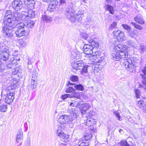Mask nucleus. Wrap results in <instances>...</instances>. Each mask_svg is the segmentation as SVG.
Masks as SVG:
<instances>
[{"instance_id": "f257e3e1", "label": "nucleus", "mask_w": 146, "mask_h": 146, "mask_svg": "<svg viewBox=\"0 0 146 146\" xmlns=\"http://www.w3.org/2000/svg\"><path fill=\"white\" fill-rule=\"evenodd\" d=\"M16 12L20 13V12H15L12 14L11 10H7L3 19L4 26L3 27V33L7 37L9 38L13 36L12 29L15 26V25H13V23H15L16 21L14 19L13 17L14 14Z\"/></svg>"}, {"instance_id": "f03ea898", "label": "nucleus", "mask_w": 146, "mask_h": 146, "mask_svg": "<svg viewBox=\"0 0 146 146\" xmlns=\"http://www.w3.org/2000/svg\"><path fill=\"white\" fill-rule=\"evenodd\" d=\"M35 17L34 12L32 10H29L28 12L22 11L21 13H15L14 15V19H17L20 22L23 23L24 25V27L31 28L34 27V22L30 19Z\"/></svg>"}, {"instance_id": "7ed1b4c3", "label": "nucleus", "mask_w": 146, "mask_h": 146, "mask_svg": "<svg viewBox=\"0 0 146 146\" xmlns=\"http://www.w3.org/2000/svg\"><path fill=\"white\" fill-rule=\"evenodd\" d=\"M75 11L72 7L68 8L66 11V17L72 22L80 21L82 20L84 16V11L80 10L78 11L77 14L75 15Z\"/></svg>"}, {"instance_id": "20e7f679", "label": "nucleus", "mask_w": 146, "mask_h": 146, "mask_svg": "<svg viewBox=\"0 0 146 146\" xmlns=\"http://www.w3.org/2000/svg\"><path fill=\"white\" fill-rule=\"evenodd\" d=\"M141 60L136 58L130 57L124 60L123 65L131 72H135L137 67L141 65Z\"/></svg>"}, {"instance_id": "39448f33", "label": "nucleus", "mask_w": 146, "mask_h": 146, "mask_svg": "<svg viewBox=\"0 0 146 146\" xmlns=\"http://www.w3.org/2000/svg\"><path fill=\"white\" fill-rule=\"evenodd\" d=\"M70 115L64 114L60 115L58 119V122L61 124H68L70 121L76 122L75 113L77 111L74 109H69L68 111Z\"/></svg>"}, {"instance_id": "423d86ee", "label": "nucleus", "mask_w": 146, "mask_h": 146, "mask_svg": "<svg viewBox=\"0 0 146 146\" xmlns=\"http://www.w3.org/2000/svg\"><path fill=\"white\" fill-rule=\"evenodd\" d=\"M18 87V85L17 83L11 84V86L8 87L6 91L8 92L9 91V92H11V90H13L14 89H16ZM15 93L12 92L8 93L7 94L6 98H5V102L8 104H10L11 103L14 99Z\"/></svg>"}, {"instance_id": "0eeeda50", "label": "nucleus", "mask_w": 146, "mask_h": 146, "mask_svg": "<svg viewBox=\"0 0 146 146\" xmlns=\"http://www.w3.org/2000/svg\"><path fill=\"white\" fill-rule=\"evenodd\" d=\"M16 20L15 23L13 25H15V27H17L15 30V33L16 36L18 37H21L25 35L26 32L25 31L24 25L23 23H21L19 20Z\"/></svg>"}, {"instance_id": "6e6552de", "label": "nucleus", "mask_w": 146, "mask_h": 146, "mask_svg": "<svg viewBox=\"0 0 146 146\" xmlns=\"http://www.w3.org/2000/svg\"><path fill=\"white\" fill-rule=\"evenodd\" d=\"M112 34L114 38H113V40L112 42L114 45L117 44V41L121 42L126 40L123 33L120 30L113 31Z\"/></svg>"}, {"instance_id": "1a4fd4ad", "label": "nucleus", "mask_w": 146, "mask_h": 146, "mask_svg": "<svg viewBox=\"0 0 146 146\" xmlns=\"http://www.w3.org/2000/svg\"><path fill=\"white\" fill-rule=\"evenodd\" d=\"M111 56L113 60L118 61L120 59L126 58L128 56L123 52L120 53L114 50L111 54Z\"/></svg>"}, {"instance_id": "9d476101", "label": "nucleus", "mask_w": 146, "mask_h": 146, "mask_svg": "<svg viewBox=\"0 0 146 146\" xmlns=\"http://www.w3.org/2000/svg\"><path fill=\"white\" fill-rule=\"evenodd\" d=\"M92 106V103H89L85 102L82 104L79 107V109L80 110L82 115L83 117H84V115L86 111L91 108Z\"/></svg>"}, {"instance_id": "9b49d317", "label": "nucleus", "mask_w": 146, "mask_h": 146, "mask_svg": "<svg viewBox=\"0 0 146 146\" xmlns=\"http://www.w3.org/2000/svg\"><path fill=\"white\" fill-rule=\"evenodd\" d=\"M114 49L115 50L117 51V52L125 53V55H127L128 56V52L127 49L128 47L127 46L122 44H119L117 45H114Z\"/></svg>"}, {"instance_id": "f8f14e48", "label": "nucleus", "mask_w": 146, "mask_h": 146, "mask_svg": "<svg viewBox=\"0 0 146 146\" xmlns=\"http://www.w3.org/2000/svg\"><path fill=\"white\" fill-rule=\"evenodd\" d=\"M12 6L16 11H19L22 8V2L20 0H14L12 2Z\"/></svg>"}, {"instance_id": "ddd939ff", "label": "nucleus", "mask_w": 146, "mask_h": 146, "mask_svg": "<svg viewBox=\"0 0 146 146\" xmlns=\"http://www.w3.org/2000/svg\"><path fill=\"white\" fill-rule=\"evenodd\" d=\"M9 58L8 51L7 48L5 47L0 52V59L6 61Z\"/></svg>"}, {"instance_id": "4468645a", "label": "nucleus", "mask_w": 146, "mask_h": 146, "mask_svg": "<svg viewBox=\"0 0 146 146\" xmlns=\"http://www.w3.org/2000/svg\"><path fill=\"white\" fill-rule=\"evenodd\" d=\"M94 47L90 45L85 44L83 47V52L86 54L89 55L93 53Z\"/></svg>"}, {"instance_id": "2eb2a0df", "label": "nucleus", "mask_w": 146, "mask_h": 146, "mask_svg": "<svg viewBox=\"0 0 146 146\" xmlns=\"http://www.w3.org/2000/svg\"><path fill=\"white\" fill-rule=\"evenodd\" d=\"M100 65L98 66L96 65L94 66V65L92 66L91 67L86 65L84 66H83L80 72V73L82 75H84L86 74L88 72V68H92L93 69H94V70H96L95 68H99Z\"/></svg>"}, {"instance_id": "dca6fc26", "label": "nucleus", "mask_w": 146, "mask_h": 146, "mask_svg": "<svg viewBox=\"0 0 146 146\" xmlns=\"http://www.w3.org/2000/svg\"><path fill=\"white\" fill-rule=\"evenodd\" d=\"M84 65V64L82 63L81 61H80L72 62L71 64V66L73 68L76 70L82 69V67Z\"/></svg>"}, {"instance_id": "f3484780", "label": "nucleus", "mask_w": 146, "mask_h": 146, "mask_svg": "<svg viewBox=\"0 0 146 146\" xmlns=\"http://www.w3.org/2000/svg\"><path fill=\"white\" fill-rule=\"evenodd\" d=\"M95 38L94 36L92 35L88 39V41L89 43H90L92 46L98 48L99 47V44L96 41L94 40Z\"/></svg>"}, {"instance_id": "a211bd4d", "label": "nucleus", "mask_w": 146, "mask_h": 146, "mask_svg": "<svg viewBox=\"0 0 146 146\" xmlns=\"http://www.w3.org/2000/svg\"><path fill=\"white\" fill-rule=\"evenodd\" d=\"M81 57L80 53L76 50H72L71 52V57L74 59L79 60Z\"/></svg>"}, {"instance_id": "6ab92c4d", "label": "nucleus", "mask_w": 146, "mask_h": 146, "mask_svg": "<svg viewBox=\"0 0 146 146\" xmlns=\"http://www.w3.org/2000/svg\"><path fill=\"white\" fill-rule=\"evenodd\" d=\"M128 33L129 36L132 38H135L138 35L137 31L135 29L133 31L130 30Z\"/></svg>"}, {"instance_id": "aec40b11", "label": "nucleus", "mask_w": 146, "mask_h": 146, "mask_svg": "<svg viewBox=\"0 0 146 146\" xmlns=\"http://www.w3.org/2000/svg\"><path fill=\"white\" fill-rule=\"evenodd\" d=\"M95 120L92 118H89L86 119L85 125L88 127L93 126L96 123Z\"/></svg>"}, {"instance_id": "412c9836", "label": "nucleus", "mask_w": 146, "mask_h": 146, "mask_svg": "<svg viewBox=\"0 0 146 146\" xmlns=\"http://www.w3.org/2000/svg\"><path fill=\"white\" fill-rule=\"evenodd\" d=\"M64 127V126L62 125H58L56 131V133L58 137H60L64 133V132L62 130Z\"/></svg>"}, {"instance_id": "4be33fe9", "label": "nucleus", "mask_w": 146, "mask_h": 146, "mask_svg": "<svg viewBox=\"0 0 146 146\" xmlns=\"http://www.w3.org/2000/svg\"><path fill=\"white\" fill-rule=\"evenodd\" d=\"M60 140L63 142L67 143L70 140L69 136L66 134L64 133L59 137Z\"/></svg>"}, {"instance_id": "5701e85b", "label": "nucleus", "mask_w": 146, "mask_h": 146, "mask_svg": "<svg viewBox=\"0 0 146 146\" xmlns=\"http://www.w3.org/2000/svg\"><path fill=\"white\" fill-rule=\"evenodd\" d=\"M143 87H139L137 89H134V92L137 98H139L141 95V92H142L143 90Z\"/></svg>"}, {"instance_id": "b1692460", "label": "nucleus", "mask_w": 146, "mask_h": 146, "mask_svg": "<svg viewBox=\"0 0 146 146\" xmlns=\"http://www.w3.org/2000/svg\"><path fill=\"white\" fill-rule=\"evenodd\" d=\"M134 19L137 23L141 25L144 24V21L141 16L138 15L134 17Z\"/></svg>"}, {"instance_id": "393cba45", "label": "nucleus", "mask_w": 146, "mask_h": 146, "mask_svg": "<svg viewBox=\"0 0 146 146\" xmlns=\"http://www.w3.org/2000/svg\"><path fill=\"white\" fill-rule=\"evenodd\" d=\"M137 48H136L140 52L143 53L146 50V46L143 44H141L139 46H137Z\"/></svg>"}, {"instance_id": "a878e982", "label": "nucleus", "mask_w": 146, "mask_h": 146, "mask_svg": "<svg viewBox=\"0 0 146 146\" xmlns=\"http://www.w3.org/2000/svg\"><path fill=\"white\" fill-rule=\"evenodd\" d=\"M106 10L108 11L112 15L114 14L115 11L112 6L109 5H106Z\"/></svg>"}, {"instance_id": "bb28decb", "label": "nucleus", "mask_w": 146, "mask_h": 146, "mask_svg": "<svg viewBox=\"0 0 146 146\" xmlns=\"http://www.w3.org/2000/svg\"><path fill=\"white\" fill-rule=\"evenodd\" d=\"M75 115H76V122H74L73 121H70V122L68 123H69V127L71 128L73 127L74 125L78 122V119L79 118L78 117V115L77 114V112L75 113Z\"/></svg>"}, {"instance_id": "cd10ccee", "label": "nucleus", "mask_w": 146, "mask_h": 146, "mask_svg": "<svg viewBox=\"0 0 146 146\" xmlns=\"http://www.w3.org/2000/svg\"><path fill=\"white\" fill-rule=\"evenodd\" d=\"M57 4L58 2L56 0H51L50 3L49 5V8L51 9H54L55 7Z\"/></svg>"}, {"instance_id": "c85d7f7f", "label": "nucleus", "mask_w": 146, "mask_h": 146, "mask_svg": "<svg viewBox=\"0 0 146 146\" xmlns=\"http://www.w3.org/2000/svg\"><path fill=\"white\" fill-rule=\"evenodd\" d=\"M42 18L43 21L49 23L51 22L52 21V19L51 17L46 15L42 16Z\"/></svg>"}, {"instance_id": "c756f323", "label": "nucleus", "mask_w": 146, "mask_h": 146, "mask_svg": "<svg viewBox=\"0 0 146 146\" xmlns=\"http://www.w3.org/2000/svg\"><path fill=\"white\" fill-rule=\"evenodd\" d=\"M131 24L133 25L134 27L136 29L141 30L143 29V27L137 24V23H134L133 22H131L130 23Z\"/></svg>"}, {"instance_id": "7c9ffc66", "label": "nucleus", "mask_w": 146, "mask_h": 146, "mask_svg": "<svg viewBox=\"0 0 146 146\" xmlns=\"http://www.w3.org/2000/svg\"><path fill=\"white\" fill-rule=\"evenodd\" d=\"M94 112L92 110L90 111L87 113H86L84 115L85 116L86 118H91L92 116L94 114Z\"/></svg>"}, {"instance_id": "2f4dec72", "label": "nucleus", "mask_w": 146, "mask_h": 146, "mask_svg": "<svg viewBox=\"0 0 146 146\" xmlns=\"http://www.w3.org/2000/svg\"><path fill=\"white\" fill-rule=\"evenodd\" d=\"M37 86V81H33L31 82V88L32 90H33L35 89Z\"/></svg>"}, {"instance_id": "473e14b6", "label": "nucleus", "mask_w": 146, "mask_h": 146, "mask_svg": "<svg viewBox=\"0 0 146 146\" xmlns=\"http://www.w3.org/2000/svg\"><path fill=\"white\" fill-rule=\"evenodd\" d=\"M7 106L5 104H3L0 106V111L2 112L6 111L7 109Z\"/></svg>"}, {"instance_id": "72a5a7b5", "label": "nucleus", "mask_w": 146, "mask_h": 146, "mask_svg": "<svg viewBox=\"0 0 146 146\" xmlns=\"http://www.w3.org/2000/svg\"><path fill=\"white\" fill-rule=\"evenodd\" d=\"M127 44L130 45L135 48H137V45L135 42H133L132 40H129L127 41Z\"/></svg>"}, {"instance_id": "f704fd0d", "label": "nucleus", "mask_w": 146, "mask_h": 146, "mask_svg": "<svg viewBox=\"0 0 146 146\" xmlns=\"http://www.w3.org/2000/svg\"><path fill=\"white\" fill-rule=\"evenodd\" d=\"M141 81L143 85V89L144 90V92H146V77H143L141 79Z\"/></svg>"}, {"instance_id": "c9c22d12", "label": "nucleus", "mask_w": 146, "mask_h": 146, "mask_svg": "<svg viewBox=\"0 0 146 146\" xmlns=\"http://www.w3.org/2000/svg\"><path fill=\"white\" fill-rule=\"evenodd\" d=\"M86 21L88 23L87 24L88 25V23H89V27H93L92 26V25L93 23V21H92V19L91 17H88L86 19Z\"/></svg>"}, {"instance_id": "e433bc0d", "label": "nucleus", "mask_w": 146, "mask_h": 146, "mask_svg": "<svg viewBox=\"0 0 146 146\" xmlns=\"http://www.w3.org/2000/svg\"><path fill=\"white\" fill-rule=\"evenodd\" d=\"M76 146H84L86 145V143L82 141L78 140L76 141Z\"/></svg>"}, {"instance_id": "4c0bfd02", "label": "nucleus", "mask_w": 146, "mask_h": 146, "mask_svg": "<svg viewBox=\"0 0 146 146\" xmlns=\"http://www.w3.org/2000/svg\"><path fill=\"white\" fill-rule=\"evenodd\" d=\"M74 87L76 90L80 91H82L84 89L83 86L81 84L76 85Z\"/></svg>"}, {"instance_id": "58836bf2", "label": "nucleus", "mask_w": 146, "mask_h": 146, "mask_svg": "<svg viewBox=\"0 0 146 146\" xmlns=\"http://www.w3.org/2000/svg\"><path fill=\"white\" fill-rule=\"evenodd\" d=\"M138 105L139 107L141 109H143L145 104L143 101L140 100L138 101Z\"/></svg>"}, {"instance_id": "ea45409f", "label": "nucleus", "mask_w": 146, "mask_h": 146, "mask_svg": "<svg viewBox=\"0 0 146 146\" xmlns=\"http://www.w3.org/2000/svg\"><path fill=\"white\" fill-rule=\"evenodd\" d=\"M101 54V52L99 51H94V50H93V53L92 54H91L93 56H96V57L98 58V56H99Z\"/></svg>"}, {"instance_id": "a19ab883", "label": "nucleus", "mask_w": 146, "mask_h": 146, "mask_svg": "<svg viewBox=\"0 0 146 146\" xmlns=\"http://www.w3.org/2000/svg\"><path fill=\"white\" fill-rule=\"evenodd\" d=\"M78 78L77 76L72 75L70 78V80L73 82H76L78 81Z\"/></svg>"}, {"instance_id": "79ce46f5", "label": "nucleus", "mask_w": 146, "mask_h": 146, "mask_svg": "<svg viewBox=\"0 0 146 146\" xmlns=\"http://www.w3.org/2000/svg\"><path fill=\"white\" fill-rule=\"evenodd\" d=\"M117 28V24L116 22H113L110 25L109 27V29L110 30H112L113 29H115Z\"/></svg>"}, {"instance_id": "37998d69", "label": "nucleus", "mask_w": 146, "mask_h": 146, "mask_svg": "<svg viewBox=\"0 0 146 146\" xmlns=\"http://www.w3.org/2000/svg\"><path fill=\"white\" fill-rule=\"evenodd\" d=\"M81 35L82 38H83L85 40H87L89 36V35L87 34L86 33L83 32L81 33Z\"/></svg>"}, {"instance_id": "c03bdc74", "label": "nucleus", "mask_w": 146, "mask_h": 146, "mask_svg": "<svg viewBox=\"0 0 146 146\" xmlns=\"http://www.w3.org/2000/svg\"><path fill=\"white\" fill-rule=\"evenodd\" d=\"M92 135L90 133L86 134L84 136L85 139L86 140H88L91 139Z\"/></svg>"}, {"instance_id": "a18cd8bd", "label": "nucleus", "mask_w": 146, "mask_h": 146, "mask_svg": "<svg viewBox=\"0 0 146 146\" xmlns=\"http://www.w3.org/2000/svg\"><path fill=\"white\" fill-rule=\"evenodd\" d=\"M113 114L115 116L116 118L119 120H120V115L117 111H115L113 112Z\"/></svg>"}, {"instance_id": "49530a36", "label": "nucleus", "mask_w": 146, "mask_h": 146, "mask_svg": "<svg viewBox=\"0 0 146 146\" xmlns=\"http://www.w3.org/2000/svg\"><path fill=\"white\" fill-rule=\"evenodd\" d=\"M74 102L75 107L76 108L80 107L82 104L81 102L80 101H76Z\"/></svg>"}, {"instance_id": "de8ad7c7", "label": "nucleus", "mask_w": 146, "mask_h": 146, "mask_svg": "<svg viewBox=\"0 0 146 146\" xmlns=\"http://www.w3.org/2000/svg\"><path fill=\"white\" fill-rule=\"evenodd\" d=\"M121 26L125 30H127L128 32L130 30L131 27L127 25L122 24Z\"/></svg>"}, {"instance_id": "09e8293b", "label": "nucleus", "mask_w": 146, "mask_h": 146, "mask_svg": "<svg viewBox=\"0 0 146 146\" xmlns=\"http://www.w3.org/2000/svg\"><path fill=\"white\" fill-rule=\"evenodd\" d=\"M120 145L121 146H130L126 141H123L120 142Z\"/></svg>"}, {"instance_id": "8fccbe9b", "label": "nucleus", "mask_w": 146, "mask_h": 146, "mask_svg": "<svg viewBox=\"0 0 146 146\" xmlns=\"http://www.w3.org/2000/svg\"><path fill=\"white\" fill-rule=\"evenodd\" d=\"M75 90L72 87H69L66 90V92L67 93H71L74 91Z\"/></svg>"}, {"instance_id": "3c124183", "label": "nucleus", "mask_w": 146, "mask_h": 146, "mask_svg": "<svg viewBox=\"0 0 146 146\" xmlns=\"http://www.w3.org/2000/svg\"><path fill=\"white\" fill-rule=\"evenodd\" d=\"M23 133L20 130H19L17 133V138L22 139V137Z\"/></svg>"}, {"instance_id": "603ef678", "label": "nucleus", "mask_w": 146, "mask_h": 146, "mask_svg": "<svg viewBox=\"0 0 146 146\" xmlns=\"http://www.w3.org/2000/svg\"><path fill=\"white\" fill-rule=\"evenodd\" d=\"M25 146H31V140L28 139L25 142Z\"/></svg>"}, {"instance_id": "864d4df0", "label": "nucleus", "mask_w": 146, "mask_h": 146, "mask_svg": "<svg viewBox=\"0 0 146 146\" xmlns=\"http://www.w3.org/2000/svg\"><path fill=\"white\" fill-rule=\"evenodd\" d=\"M76 93L75 92H73L71 94H68L69 98L75 97L76 96Z\"/></svg>"}, {"instance_id": "5fc2aeb1", "label": "nucleus", "mask_w": 146, "mask_h": 146, "mask_svg": "<svg viewBox=\"0 0 146 146\" xmlns=\"http://www.w3.org/2000/svg\"><path fill=\"white\" fill-rule=\"evenodd\" d=\"M19 43L22 47H24L26 45V42L23 40H20Z\"/></svg>"}, {"instance_id": "6e6d98bb", "label": "nucleus", "mask_w": 146, "mask_h": 146, "mask_svg": "<svg viewBox=\"0 0 146 146\" xmlns=\"http://www.w3.org/2000/svg\"><path fill=\"white\" fill-rule=\"evenodd\" d=\"M24 1L26 5H29L32 3V0H24Z\"/></svg>"}, {"instance_id": "4d7b16f0", "label": "nucleus", "mask_w": 146, "mask_h": 146, "mask_svg": "<svg viewBox=\"0 0 146 146\" xmlns=\"http://www.w3.org/2000/svg\"><path fill=\"white\" fill-rule=\"evenodd\" d=\"M38 74L37 71L36 69H34L32 72V75L33 76H37Z\"/></svg>"}, {"instance_id": "13d9d810", "label": "nucleus", "mask_w": 146, "mask_h": 146, "mask_svg": "<svg viewBox=\"0 0 146 146\" xmlns=\"http://www.w3.org/2000/svg\"><path fill=\"white\" fill-rule=\"evenodd\" d=\"M142 72L146 76V66L143 68V69L142 70ZM143 77H145V76H142V78Z\"/></svg>"}, {"instance_id": "bf43d9fd", "label": "nucleus", "mask_w": 146, "mask_h": 146, "mask_svg": "<svg viewBox=\"0 0 146 146\" xmlns=\"http://www.w3.org/2000/svg\"><path fill=\"white\" fill-rule=\"evenodd\" d=\"M67 98H69L68 94H65L62 96L61 98L63 100H65Z\"/></svg>"}, {"instance_id": "052dcab7", "label": "nucleus", "mask_w": 146, "mask_h": 146, "mask_svg": "<svg viewBox=\"0 0 146 146\" xmlns=\"http://www.w3.org/2000/svg\"><path fill=\"white\" fill-rule=\"evenodd\" d=\"M37 76H33L32 75V79L31 82H32L33 80L35 81H37Z\"/></svg>"}, {"instance_id": "680f3d73", "label": "nucleus", "mask_w": 146, "mask_h": 146, "mask_svg": "<svg viewBox=\"0 0 146 146\" xmlns=\"http://www.w3.org/2000/svg\"><path fill=\"white\" fill-rule=\"evenodd\" d=\"M6 66L8 69L11 68L13 66V64H7Z\"/></svg>"}, {"instance_id": "e2e57ef3", "label": "nucleus", "mask_w": 146, "mask_h": 146, "mask_svg": "<svg viewBox=\"0 0 146 146\" xmlns=\"http://www.w3.org/2000/svg\"><path fill=\"white\" fill-rule=\"evenodd\" d=\"M75 107V104H74V102H72L70 104V106L69 107V109L68 110H69V109H71L72 108H70V107Z\"/></svg>"}, {"instance_id": "0e129e2a", "label": "nucleus", "mask_w": 146, "mask_h": 146, "mask_svg": "<svg viewBox=\"0 0 146 146\" xmlns=\"http://www.w3.org/2000/svg\"><path fill=\"white\" fill-rule=\"evenodd\" d=\"M27 63L28 65L31 64L32 63V62H31V58H28Z\"/></svg>"}, {"instance_id": "69168bd1", "label": "nucleus", "mask_w": 146, "mask_h": 146, "mask_svg": "<svg viewBox=\"0 0 146 146\" xmlns=\"http://www.w3.org/2000/svg\"><path fill=\"white\" fill-rule=\"evenodd\" d=\"M24 125L26 127V131H27L28 129V127H27V123H24Z\"/></svg>"}, {"instance_id": "338daca9", "label": "nucleus", "mask_w": 146, "mask_h": 146, "mask_svg": "<svg viewBox=\"0 0 146 146\" xmlns=\"http://www.w3.org/2000/svg\"><path fill=\"white\" fill-rule=\"evenodd\" d=\"M22 139L20 138H17L16 142L17 143H18L19 142L21 141Z\"/></svg>"}, {"instance_id": "774afa93", "label": "nucleus", "mask_w": 146, "mask_h": 146, "mask_svg": "<svg viewBox=\"0 0 146 146\" xmlns=\"http://www.w3.org/2000/svg\"><path fill=\"white\" fill-rule=\"evenodd\" d=\"M15 72H12V74L13 75H16L17 74V71H16V70H15Z\"/></svg>"}]
</instances>
